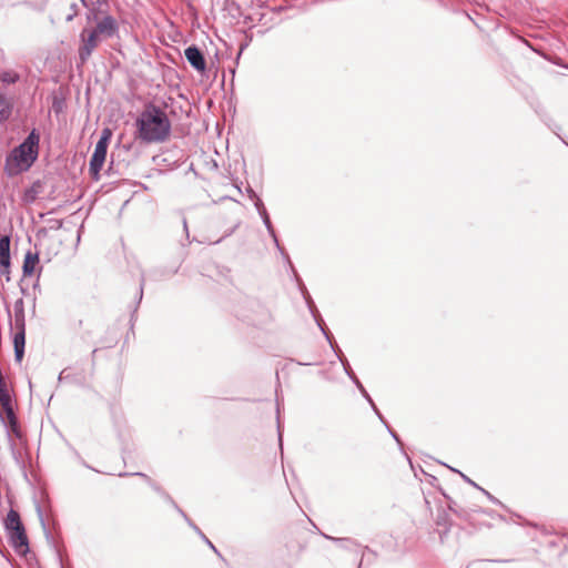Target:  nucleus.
Wrapping results in <instances>:
<instances>
[{"label":"nucleus","instance_id":"1","mask_svg":"<svg viewBox=\"0 0 568 568\" xmlns=\"http://www.w3.org/2000/svg\"><path fill=\"white\" fill-rule=\"evenodd\" d=\"M39 142L40 136L33 130L21 144L9 152L4 162V172L9 176H16L28 171L38 159Z\"/></svg>","mask_w":568,"mask_h":568},{"label":"nucleus","instance_id":"2","mask_svg":"<svg viewBox=\"0 0 568 568\" xmlns=\"http://www.w3.org/2000/svg\"><path fill=\"white\" fill-rule=\"evenodd\" d=\"M139 138L148 143L164 141L171 129L162 109H145L136 120Z\"/></svg>","mask_w":568,"mask_h":568},{"label":"nucleus","instance_id":"3","mask_svg":"<svg viewBox=\"0 0 568 568\" xmlns=\"http://www.w3.org/2000/svg\"><path fill=\"white\" fill-rule=\"evenodd\" d=\"M112 130L104 128L101 132V136L95 144L93 154L90 160V171L94 178L99 176L101 169L104 165L106 158V150L112 138Z\"/></svg>","mask_w":568,"mask_h":568},{"label":"nucleus","instance_id":"4","mask_svg":"<svg viewBox=\"0 0 568 568\" xmlns=\"http://www.w3.org/2000/svg\"><path fill=\"white\" fill-rule=\"evenodd\" d=\"M0 419L6 426H9L14 430L17 425V418L13 413L12 400L10 393L1 392L0 396Z\"/></svg>","mask_w":568,"mask_h":568},{"label":"nucleus","instance_id":"5","mask_svg":"<svg viewBox=\"0 0 568 568\" xmlns=\"http://www.w3.org/2000/svg\"><path fill=\"white\" fill-rule=\"evenodd\" d=\"M100 38L102 37L99 36L95 30L90 32L84 31L82 33L83 45L81 48V55L88 57L92 52V50L98 45Z\"/></svg>","mask_w":568,"mask_h":568},{"label":"nucleus","instance_id":"6","mask_svg":"<svg viewBox=\"0 0 568 568\" xmlns=\"http://www.w3.org/2000/svg\"><path fill=\"white\" fill-rule=\"evenodd\" d=\"M10 266V239L7 235L0 236V268L8 272Z\"/></svg>","mask_w":568,"mask_h":568},{"label":"nucleus","instance_id":"7","mask_svg":"<svg viewBox=\"0 0 568 568\" xmlns=\"http://www.w3.org/2000/svg\"><path fill=\"white\" fill-rule=\"evenodd\" d=\"M185 57L190 64L195 68L197 71H203L205 69V61L199 49L195 47H190L185 50Z\"/></svg>","mask_w":568,"mask_h":568},{"label":"nucleus","instance_id":"8","mask_svg":"<svg viewBox=\"0 0 568 568\" xmlns=\"http://www.w3.org/2000/svg\"><path fill=\"white\" fill-rule=\"evenodd\" d=\"M95 31L102 38L112 37L116 31V23L111 17H105L98 23Z\"/></svg>","mask_w":568,"mask_h":568},{"label":"nucleus","instance_id":"9","mask_svg":"<svg viewBox=\"0 0 568 568\" xmlns=\"http://www.w3.org/2000/svg\"><path fill=\"white\" fill-rule=\"evenodd\" d=\"M9 534L13 547L20 552H26L28 550V539L23 527L19 528L18 530L9 531Z\"/></svg>","mask_w":568,"mask_h":568},{"label":"nucleus","instance_id":"10","mask_svg":"<svg viewBox=\"0 0 568 568\" xmlns=\"http://www.w3.org/2000/svg\"><path fill=\"white\" fill-rule=\"evenodd\" d=\"M39 263V256L37 253L27 252L23 261V274L31 276L34 274L36 267Z\"/></svg>","mask_w":568,"mask_h":568},{"label":"nucleus","instance_id":"11","mask_svg":"<svg viewBox=\"0 0 568 568\" xmlns=\"http://www.w3.org/2000/svg\"><path fill=\"white\" fill-rule=\"evenodd\" d=\"M24 332L21 331L17 333L13 337V345H14V355L18 362H21L23 354H24Z\"/></svg>","mask_w":568,"mask_h":568},{"label":"nucleus","instance_id":"12","mask_svg":"<svg viewBox=\"0 0 568 568\" xmlns=\"http://www.w3.org/2000/svg\"><path fill=\"white\" fill-rule=\"evenodd\" d=\"M6 527L9 531L18 530L22 528V524L20 521V516L17 511L10 510L6 518Z\"/></svg>","mask_w":568,"mask_h":568},{"label":"nucleus","instance_id":"13","mask_svg":"<svg viewBox=\"0 0 568 568\" xmlns=\"http://www.w3.org/2000/svg\"><path fill=\"white\" fill-rule=\"evenodd\" d=\"M256 207H257L260 214L262 215L267 230L273 235V229H272V225H271L270 217H268V215L266 213V210L264 209V206H263V204H262V202L260 200H257V202H256Z\"/></svg>","mask_w":568,"mask_h":568},{"label":"nucleus","instance_id":"14","mask_svg":"<svg viewBox=\"0 0 568 568\" xmlns=\"http://www.w3.org/2000/svg\"><path fill=\"white\" fill-rule=\"evenodd\" d=\"M0 78H1V80H2L3 82H8V83H10V82H14V81H16V74L10 73V72H4V73H2V74L0 75Z\"/></svg>","mask_w":568,"mask_h":568},{"label":"nucleus","instance_id":"15","mask_svg":"<svg viewBox=\"0 0 568 568\" xmlns=\"http://www.w3.org/2000/svg\"><path fill=\"white\" fill-rule=\"evenodd\" d=\"M10 109H0V122L4 121L9 116Z\"/></svg>","mask_w":568,"mask_h":568},{"label":"nucleus","instance_id":"16","mask_svg":"<svg viewBox=\"0 0 568 568\" xmlns=\"http://www.w3.org/2000/svg\"><path fill=\"white\" fill-rule=\"evenodd\" d=\"M206 541H207V544L210 545V547H211L212 549H214V550H215V548H214L213 544H211V541H209V540H206Z\"/></svg>","mask_w":568,"mask_h":568}]
</instances>
